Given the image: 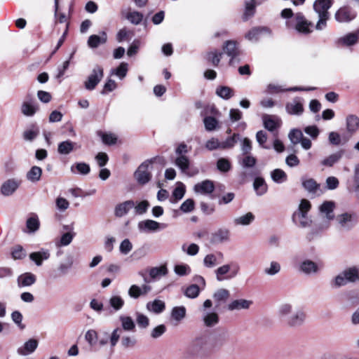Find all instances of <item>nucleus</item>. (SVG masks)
Here are the masks:
<instances>
[{"label":"nucleus","mask_w":359,"mask_h":359,"mask_svg":"<svg viewBox=\"0 0 359 359\" xmlns=\"http://www.w3.org/2000/svg\"><path fill=\"white\" fill-rule=\"evenodd\" d=\"M276 315L278 319L287 327L297 328L302 326L306 319L305 311L295 308L290 302H283L278 306Z\"/></svg>","instance_id":"1"},{"label":"nucleus","mask_w":359,"mask_h":359,"mask_svg":"<svg viewBox=\"0 0 359 359\" xmlns=\"http://www.w3.org/2000/svg\"><path fill=\"white\" fill-rule=\"evenodd\" d=\"M211 345L209 337L200 336L196 337L188 346L184 357L187 359H203L210 353Z\"/></svg>","instance_id":"2"},{"label":"nucleus","mask_w":359,"mask_h":359,"mask_svg":"<svg viewBox=\"0 0 359 359\" xmlns=\"http://www.w3.org/2000/svg\"><path fill=\"white\" fill-rule=\"evenodd\" d=\"M333 2V0H316L314 1L313 8L318 18L315 25L316 30L322 31L327 27V21L330 17L329 9L332 7Z\"/></svg>","instance_id":"3"},{"label":"nucleus","mask_w":359,"mask_h":359,"mask_svg":"<svg viewBox=\"0 0 359 359\" xmlns=\"http://www.w3.org/2000/svg\"><path fill=\"white\" fill-rule=\"evenodd\" d=\"M189 147L184 142H181L175 149V158L174 164L181 170L182 173L187 174L191 165V160L187 156L190 151Z\"/></svg>","instance_id":"4"},{"label":"nucleus","mask_w":359,"mask_h":359,"mask_svg":"<svg viewBox=\"0 0 359 359\" xmlns=\"http://www.w3.org/2000/svg\"><path fill=\"white\" fill-rule=\"evenodd\" d=\"M103 76V68L100 65H95L84 83L85 88L88 90H94Z\"/></svg>","instance_id":"5"},{"label":"nucleus","mask_w":359,"mask_h":359,"mask_svg":"<svg viewBox=\"0 0 359 359\" xmlns=\"http://www.w3.org/2000/svg\"><path fill=\"white\" fill-rule=\"evenodd\" d=\"M152 162V160L143 162L135 172V177L139 184H145L151 180L150 168Z\"/></svg>","instance_id":"6"},{"label":"nucleus","mask_w":359,"mask_h":359,"mask_svg":"<svg viewBox=\"0 0 359 359\" xmlns=\"http://www.w3.org/2000/svg\"><path fill=\"white\" fill-rule=\"evenodd\" d=\"M357 220L355 214L348 212L342 213L336 217L339 229L343 231H348L353 228L357 224Z\"/></svg>","instance_id":"7"},{"label":"nucleus","mask_w":359,"mask_h":359,"mask_svg":"<svg viewBox=\"0 0 359 359\" xmlns=\"http://www.w3.org/2000/svg\"><path fill=\"white\" fill-rule=\"evenodd\" d=\"M231 264H224L217 268L215 271L217 280L222 281L226 278L235 277L238 274L240 268L238 265L234 264L231 271Z\"/></svg>","instance_id":"8"},{"label":"nucleus","mask_w":359,"mask_h":359,"mask_svg":"<svg viewBox=\"0 0 359 359\" xmlns=\"http://www.w3.org/2000/svg\"><path fill=\"white\" fill-rule=\"evenodd\" d=\"M22 180L19 178H9L1 185L0 193L4 196H12L20 187Z\"/></svg>","instance_id":"9"},{"label":"nucleus","mask_w":359,"mask_h":359,"mask_svg":"<svg viewBox=\"0 0 359 359\" xmlns=\"http://www.w3.org/2000/svg\"><path fill=\"white\" fill-rule=\"evenodd\" d=\"M295 29L301 34H309L312 32V22L306 20L302 13H297L294 15Z\"/></svg>","instance_id":"10"},{"label":"nucleus","mask_w":359,"mask_h":359,"mask_svg":"<svg viewBox=\"0 0 359 359\" xmlns=\"http://www.w3.org/2000/svg\"><path fill=\"white\" fill-rule=\"evenodd\" d=\"M356 12L348 6L340 8L335 13L334 18L339 22H349L355 19Z\"/></svg>","instance_id":"11"},{"label":"nucleus","mask_w":359,"mask_h":359,"mask_svg":"<svg viewBox=\"0 0 359 359\" xmlns=\"http://www.w3.org/2000/svg\"><path fill=\"white\" fill-rule=\"evenodd\" d=\"M299 271L306 276H311L318 273L320 269L318 265L313 261L311 259H305L300 262Z\"/></svg>","instance_id":"12"},{"label":"nucleus","mask_w":359,"mask_h":359,"mask_svg":"<svg viewBox=\"0 0 359 359\" xmlns=\"http://www.w3.org/2000/svg\"><path fill=\"white\" fill-rule=\"evenodd\" d=\"M286 111L291 115H301L304 111L302 99L295 97L285 105Z\"/></svg>","instance_id":"13"},{"label":"nucleus","mask_w":359,"mask_h":359,"mask_svg":"<svg viewBox=\"0 0 359 359\" xmlns=\"http://www.w3.org/2000/svg\"><path fill=\"white\" fill-rule=\"evenodd\" d=\"M230 231L225 228H221L214 232L210 238V243L212 244H219L226 242L229 239Z\"/></svg>","instance_id":"14"},{"label":"nucleus","mask_w":359,"mask_h":359,"mask_svg":"<svg viewBox=\"0 0 359 359\" xmlns=\"http://www.w3.org/2000/svg\"><path fill=\"white\" fill-rule=\"evenodd\" d=\"M194 189L196 193L210 194L212 193L215 189L214 182L211 180H205L195 184Z\"/></svg>","instance_id":"15"},{"label":"nucleus","mask_w":359,"mask_h":359,"mask_svg":"<svg viewBox=\"0 0 359 359\" xmlns=\"http://www.w3.org/2000/svg\"><path fill=\"white\" fill-rule=\"evenodd\" d=\"M224 53L231 57L229 64L232 65L234 58L238 55L237 43L235 41H226L223 46Z\"/></svg>","instance_id":"16"},{"label":"nucleus","mask_w":359,"mask_h":359,"mask_svg":"<svg viewBox=\"0 0 359 359\" xmlns=\"http://www.w3.org/2000/svg\"><path fill=\"white\" fill-rule=\"evenodd\" d=\"M107 41V35L105 32H102L100 35L93 34L88 39V45L91 48H96L100 45L104 44Z\"/></svg>","instance_id":"17"},{"label":"nucleus","mask_w":359,"mask_h":359,"mask_svg":"<svg viewBox=\"0 0 359 359\" xmlns=\"http://www.w3.org/2000/svg\"><path fill=\"white\" fill-rule=\"evenodd\" d=\"M38 346V341L34 339H30L26 341L24 345L18 348V353L21 355H27L33 353Z\"/></svg>","instance_id":"18"},{"label":"nucleus","mask_w":359,"mask_h":359,"mask_svg":"<svg viewBox=\"0 0 359 359\" xmlns=\"http://www.w3.org/2000/svg\"><path fill=\"white\" fill-rule=\"evenodd\" d=\"M135 207V203L133 201H126L118 204L115 207L114 214L118 217L126 215L132 208Z\"/></svg>","instance_id":"19"},{"label":"nucleus","mask_w":359,"mask_h":359,"mask_svg":"<svg viewBox=\"0 0 359 359\" xmlns=\"http://www.w3.org/2000/svg\"><path fill=\"white\" fill-rule=\"evenodd\" d=\"M270 33L271 31L268 27H254L246 34L245 38L249 41H257L260 35L270 34Z\"/></svg>","instance_id":"20"},{"label":"nucleus","mask_w":359,"mask_h":359,"mask_svg":"<svg viewBox=\"0 0 359 359\" xmlns=\"http://www.w3.org/2000/svg\"><path fill=\"white\" fill-rule=\"evenodd\" d=\"M38 110V104L32 100L24 101L21 105V112L26 116H33Z\"/></svg>","instance_id":"21"},{"label":"nucleus","mask_w":359,"mask_h":359,"mask_svg":"<svg viewBox=\"0 0 359 359\" xmlns=\"http://www.w3.org/2000/svg\"><path fill=\"white\" fill-rule=\"evenodd\" d=\"M252 304V302L251 300L244 299H236L228 305V309L229 311L248 309Z\"/></svg>","instance_id":"22"},{"label":"nucleus","mask_w":359,"mask_h":359,"mask_svg":"<svg viewBox=\"0 0 359 359\" xmlns=\"http://www.w3.org/2000/svg\"><path fill=\"white\" fill-rule=\"evenodd\" d=\"M334 207V204L332 201H325L320 206V211L322 214L325 215L327 223L325 226L326 228L328 227L329 224L328 222L333 219V209Z\"/></svg>","instance_id":"23"},{"label":"nucleus","mask_w":359,"mask_h":359,"mask_svg":"<svg viewBox=\"0 0 359 359\" xmlns=\"http://www.w3.org/2000/svg\"><path fill=\"white\" fill-rule=\"evenodd\" d=\"M50 257V253L48 250H43L39 252H32L29 255V259L34 262L37 266H41L43 260H47Z\"/></svg>","instance_id":"24"},{"label":"nucleus","mask_w":359,"mask_h":359,"mask_svg":"<svg viewBox=\"0 0 359 359\" xmlns=\"http://www.w3.org/2000/svg\"><path fill=\"white\" fill-rule=\"evenodd\" d=\"M36 280V277L32 273H25L18 278L19 287H29L32 285Z\"/></svg>","instance_id":"25"},{"label":"nucleus","mask_w":359,"mask_h":359,"mask_svg":"<svg viewBox=\"0 0 359 359\" xmlns=\"http://www.w3.org/2000/svg\"><path fill=\"white\" fill-rule=\"evenodd\" d=\"M359 39V31L357 32L349 33L346 36L339 38L337 40V43L339 45L343 46H352L356 43Z\"/></svg>","instance_id":"26"},{"label":"nucleus","mask_w":359,"mask_h":359,"mask_svg":"<svg viewBox=\"0 0 359 359\" xmlns=\"http://www.w3.org/2000/svg\"><path fill=\"white\" fill-rule=\"evenodd\" d=\"M346 123V130L351 135L355 133L359 128V118L356 115L347 116Z\"/></svg>","instance_id":"27"},{"label":"nucleus","mask_w":359,"mask_h":359,"mask_svg":"<svg viewBox=\"0 0 359 359\" xmlns=\"http://www.w3.org/2000/svg\"><path fill=\"white\" fill-rule=\"evenodd\" d=\"M341 272L343 276H345L347 283H355L359 281V271L356 267H350Z\"/></svg>","instance_id":"28"},{"label":"nucleus","mask_w":359,"mask_h":359,"mask_svg":"<svg viewBox=\"0 0 359 359\" xmlns=\"http://www.w3.org/2000/svg\"><path fill=\"white\" fill-rule=\"evenodd\" d=\"M138 228L141 231H156L160 228V224L154 220L147 219L138 224Z\"/></svg>","instance_id":"29"},{"label":"nucleus","mask_w":359,"mask_h":359,"mask_svg":"<svg viewBox=\"0 0 359 359\" xmlns=\"http://www.w3.org/2000/svg\"><path fill=\"white\" fill-rule=\"evenodd\" d=\"M42 175V169L36 165H34L31 168V169L27 172L26 178L28 181L36 183L38 182L41 177Z\"/></svg>","instance_id":"30"},{"label":"nucleus","mask_w":359,"mask_h":359,"mask_svg":"<svg viewBox=\"0 0 359 359\" xmlns=\"http://www.w3.org/2000/svg\"><path fill=\"white\" fill-rule=\"evenodd\" d=\"M255 215L252 212H248L245 215L234 218L233 222L236 226H248L255 220Z\"/></svg>","instance_id":"31"},{"label":"nucleus","mask_w":359,"mask_h":359,"mask_svg":"<svg viewBox=\"0 0 359 359\" xmlns=\"http://www.w3.org/2000/svg\"><path fill=\"white\" fill-rule=\"evenodd\" d=\"M303 187L311 194H316L320 188V184L313 178L302 179Z\"/></svg>","instance_id":"32"},{"label":"nucleus","mask_w":359,"mask_h":359,"mask_svg":"<svg viewBox=\"0 0 359 359\" xmlns=\"http://www.w3.org/2000/svg\"><path fill=\"white\" fill-rule=\"evenodd\" d=\"M165 303L159 299H155L153 302H149L147 304V309L155 313H162L165 310Z\"/></svg>","instance_id":"33"},{"label":"nucleus","mask_w":359,"mask_h":359,"mask_svg":"<svg viewBox=\"0 0 359 359\" xmlns=\"http://www.w3.org/2000/svg\"><path fill=\"white\" fill-rule=\"evenodd\" d=\"M217 256L221 259L223 258V254L218 252L217 255L208 254L203 259V264L207 268H213L219 264L217 262Z\"/></svg>","instance_id":"34"},{"label":"nucleus","mask_w":359,"mask_h":359,"mask_svg":"<svg viewBox=\"0 0 359 359\" xmlns=\"http://www.w3.org/2000/svg\"><path fill=\"white\" fill-rule=\"evenodd\" d=\"M168 272V268L165 264L161 265L160 266L152 267L149 269V276L152 279H156L161 276H164L167 275Z\"/></svg>","instance_id":"35"},{"label":"nucleus","mask_w":359,"mask_h":359,"mask_svg":"<svg viewBox=\"0 0 359 359\" xmlns=\"http://www.w3.org/2000/svg\"><path fill=\"white\" fill-rule=\"evenodd\" d=\"M343 152L341 151L334 153L324 158L321 161V165L324 166L331 167L341 158Z\"/></svg>","instance_id":"36"},{"label":"nucleus","mask_w":359,"mask_h":359,"mask_svg":"<svg viewBox=\"0 0 359 359\" xmlns=\"http://www.w3.org/2000/svg\"><path fill=\"white\" fill-rule=\"evenodd\" d=\"M75 144L70 140L62 142L58 144L57 151L60 154L67 155L74 150Z\"/></svg>","instance_id":"37"},{"label":"nucleus","mask_w":359,"mask_h":359,"mask_svg":"<svg viewBox=\"0 0 359 359\" xmlns=\"http://www.w3.org/2000/svg\"><path fill=\"white\" fill-rule=\"evenodd\" d=\"M271 177L273 182L281 184L287 181V176L285 171L281 169L276 168L271 172Z\"/></svg>","instance_id":"38"},{"label":"nucleus","mask_w":359,"mask_h":359,"mask_svg":"<svg viewBox=\"0 0 359 359\" xmlns=\"http://www.w3.org/2000/svg\"><path fill=\"white\" fill-rule=\"evenodd\" d=\"M253 187L255 190L257 192V194L259 196H262L267 191V185L264 181V180L262 177H256Z\"/></svg>","instance_id":"39"},{"label":"nucleus","mask_w":359,"mask_h":359,"mask_svg":"<svg viewBox=\"0 0 359 359\" xmlns=\"http://www.w3.org/2000/svg\"><path fill=\"white\" fill-rule=\"evenodd\" d=\"M255 12V0H245V13L243 15L244 20H247L249 18L254 15Z\"/></svg>","instance_id":"40"},{"label":"nucleus","mask_w":359,"mask_h":359,"mask_svg":"<svg viewBox=\"0 0 359 359\" xmlns=\"http://www.w3.org/2000/svg\"><path fill=\"white\" fill-rule=\"evenodd\" d=\"M128 66L126 62H121L117 68L111 70V75L114 74L120 79H124L128 72Z\"/></svg>","instance_id":"41"},{"label":"nucleus","mask_w":359,"mask_h":359,"mask_svg":"<svg viewBox=\"0 0 359 359\" xmlns=\"http://www.w3.org/2000/svg\"><path fill=\"white\" fill-rule=\"evenodd\" d=\"M185 194V187L183 184H180V186L177 187L173 192L172 198H170V202L172 203H176L178 201L182 199Z\"/></svg>","instance_id":"42"},{"label":"nucleus","mask_w":359,"mask_h":359,"mask_svg":"<svg viewBox=\"0 0 359 359\" xmlns=\"http://www.w3.org/2000/svg\"><path fill=\"white\" fill-rule=\"evenodd\" d=\"M347 283H348L346 280L345 276H343L342 272L339 273L330 280V286L334 289L343 287Z\"/></svg>","instance_id":"43"},{"label":"nucleus","mask_w":359,"mask_h":359,"mask_svg":"<svg viewBox=\"0 0 359 359\" xmlns=\"http://www.w3.org/2000/svg\"><path fill=\"white\" fill-rule=\"evenodd\" d=\"M203 322L207 327H212L218 323L219 316L215 312L207 313L203 316Z\"/></svg>","instance_id":"44"},{"label":"nucleus","mask_w":359,"mask_h":359,"mask_svg":"<svg viewBox=\"0 0 359 359\" xmlns=\"http://www.w3.org/2000/svg\"><path fill=\"white\" fill-rule=\"evenodd\" d=\"M186 309L184 306L174 307L171 312L172 318L177 322H180L185 318Z\"/></svg>","instance_id":"45"},{"label":"nucleus","mask_w":359,"mask_h":359,"mask_svg":"<svg viewBox=\"0 0 359 359\" xmlns=\"http://www.w3.org/2000/svg\"><path fill=\"white\" fill-rule=\"evenodd\" d=\"M40 222L36 216L32 217L27 219L26 222V226L29 233H34L39 229Z\"/></svg>","instance_id":"46"},{"label":"nucleus","mask_w":359,"mask_h":359,"mask_svg":"<svg viewBox=\"0 0 359 359\" xmlns=\"http://www.w3.org/2000/svg\"><path fill=\"white\" fill-rule=\"evenodd\" d=\"M303 133L301 130L294 128L290 130V132L288 134V137L291 142L296 145L300 142L303 137Z\"/></svg>","instance_id":"47"},{"label":"nucleus","mask_w":359,"mask_h":359,"mask_svg":"<svg viewBox=\"0 0 359 359\" xmlns=\"http://www.w3.org/2000/svg\"><path fill=\"white\" fill-rule=\"evenodd\" d=\"M216 94L225 100L231 98L233 93V90L228 86H219L216 90Z\"/></svg>","instance_id":"48"},{"label":"nucleus","mask_w":359,"mask_h":359,"mask_svg":"<svg viewBox=\"0 0 359 359\" xmlns=\"http://www.w3.org/2000/svg\"><path fill=\"white\" fill-rule=\"evenodd\" d=\"M74 168L81 175H88L90 171V165L86 163H76L72 165L71 170L74 172Z\"/></svg>","instance_id":"49"},{"label":"nucleus","mask_w":359,"mask_h":359,"mask_svg":"<svg viewBox=\"0 0 359 359\" xmlns=\"http://www.w3.org/2000/svg\"><path fill=\"white\" fill-rule=\"evenodd\" d=\"M134 35V33L133 31L128 29L127 28L124 27L118 31V32L116 34V40L118 42H122L124 40H130L133 36Z\"/></svg>","instance_id":"50"},{"label":"nucleus","mask_w":359,"mask_h":359,"mask_svg":"<svg viewBox=\"0 0 359 359\" xmlns=\"http://www.w3.org/2000/svg\"><path fill=\"white\" fill-rule=\"evenodd\" d=\"M109 305L116 311H119L124 305V300L118 295L112 296L109 300Z\"/></svg>","instance_id":"51"},{"label":"nucleus","mask_w":359,"mask_h":359,"mask_svg":"<svg viewBox=\"0 0 359 359\" xmlns=\"http://www.w3.org/2000/svg\"><path fill=\"white\" fill-rule=\"evenodd\" d=\"M120 320L122 324L123 330L126 331H133L135 325L133 320V319L129 316H121Z\"/></svg>","instance_id":"52"},{"label":"nucleus","mask_w":359,"mask_h":359,"mask_svg":"<svg viewBox=\"0 0 359 359\" xmlns=\"http://www.w3.org/2000/svg\"><path fill=\"white\" fill-rule=\"evenodd\" d=\"M280 264L276 261H272L270 266L264 269V272L269 276H274L278 273L280 271Z\"/></svg>","instance_id":"53"},{"label":"nucleus","mask_w":359,"mask_h":359,"mask_svg":"<svg viewBox=\"0 0 359 359\" xmlns=\"http://www.w3.org/2000/svg\"><path fill=\"white\" fill-rule=\"evenodd\" d=\"M230 296L229 291L226 289H219L213 294V297L217 302H225Z\"/></svg>","instance_id":"54"},{"label":"nucleus","mask_w":359,"mask_h":359,"mask_svg":"<svg viewBox=\"0 0 359 359\" xmlns=\"http://www.w3.org/2000/svg\"><path fill=\"white\" fill-rule=\"evenodd\" d=\"M205 130L208 131H212L215 130L218 126L217 120L212 116H206L203 119Z\"/></svg>","instance_id":"55"},{"label":"nucleus","mask_w":359,"mask_h":359,"mask_svg":"<svg viewBox=\"0 0 359 359\" xmlns=\"http://www.w3.org/2000/svg\"><path fill=\"white\" fill-rule=\"evenodd\" d=\"M238 134L234 133L231 137H228L225 141L220 142L221 149H226L234 147L238 139Z\"/></svg>","instance_id":"56"},{"label":"nucleus","mask_w":359,"mask_h":359,"mask_svg":"<svg viewBox=\"0 0 359 359\" xmlns=\"http://www.w3.org/2000/svg\"><path fill=\"white\" fill-rule=\"evenodd\" d=\"M245 156L240 161V163L243 168H250L255 166L257 163V159L250 155V154L244 155Z\"/></svg>","instance_id":"57"},{"label":"nucleus","mask_w":359,"mask_h":359,"mask_svg":"<svg viewBox=\"0 0 359 359\" xmlns=\"http://www.w3.org/2000/svg\"><path fill=\"white\" fill-rule=\"evenodd\" d=\"M126 18L132 24L137 25H139L142 22V20L143 19V15L141 13L137 12V11L129 12L126 15Z\"/></svg>","instance_id":"58"},{"label":"nucleus","mask_w":359,"mask_h":359,"mask_svg":"<svg viewBox=\"0 0 359 359\" xmlns=\"http://www.w3.org/2000/svg\"><path fill=\"white\" fill-rule=\"evenodd\" d=\"M199 292V285H198L197 284H192L186 289L184 294L189 298L194 299L198 296Z\"/></svg>","instance_id":"59"},{"label":"nucleus","mask_w":359,"mask_h":359,"mask_svg":"<svg viewBox=\"0 0 359 359\" xmlns=\"http://www.w3.org/2000/svg\"><path fill=\"white\" fill-rule=\"evenodd\" d=\"M217 168L219 171L226 172L231 170V165L227 158H221L217 162Z\"/></svg>","instance_id":"60"},{"label":"nucleus","mask_w":359,"mask_h":359,"mask_svg":"<svg viewBox=\"0 0 359 359\" xmlns=\"http://www.w3.org/2000/svg\"><path fill=\"white\" fill-rule=\"evenodd\" d=\"M39 130L37 127L33 126L32 129L27 130L23 133V138L26 141H33L39 135Z\"/></svg>","instance_id":"61"},{"label":"nucleus","mask_w":359,"mask_h":359,"mask_svg":"<svg viewBox=\"0 0 359 359\" xmlns=\"http://www.w3.org/2000/svg\"><path fill=\"white\" fill-rule=\"evenodd\" d=\"M191 271L190 266L187 264H177L174 267L175 273L180 276L189 275Z\"/></svg>","instance_id":"62"},{"label":"nucleus","mask_w":359,"mask_h":359,"mask_svg":"<svg viewBox=\"0 0 359 359\" xmlns=\"http://www.w3.org/2000/svg\"><path fill=\"white\" fill-rule=\"evenodd\" d=\"M263 122L264 128L269 131H273L277 127L276 121L269 115L263 116Z\"/></svg>","instance_id":"63"},{"label":"nucleus","mask_w":359,"mask_h":359,"mask_svg":"<svg viewBox=\"0 0 359 359\" xmlns=\"http://www.w3.org/2000/svg\"><path fill=\"white\" fill-rule=\"evenodd\" d=\"M222 53L217 50L211 51L208 53V60L210 61L214 66H217L220 62Z\"/></svg>","instance_id":"64"}]
</instances>
